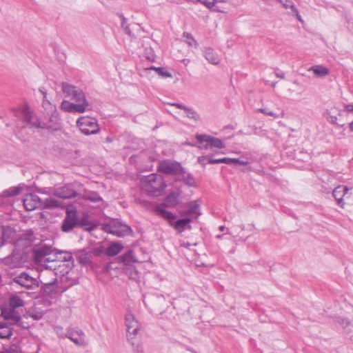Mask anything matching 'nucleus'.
<instances>
[{
    "label": "nucleus",
    "mask_w": 353,
    "mask_h": 353,
    "mask_svg": "<svg viewBox=\"0 0 353 353\" xmlns=\"http://www.w3.org/2000/svg\"><path fill=\"white\" fill-rule=\"evenodd\" d=\"M67 96L74 102L63 100L61 108L68 112L83 113L89 109V103L82 90H65Z\"/></svg>",
    "instance_id": "1"
},
{
    "label": "nucleus",
    "mask_w": 353,
    "mask_h": 353,
    "mask_svg": "<svg viewBox=\"0 0 353 353\" xmlns=\"http://www.w3.org/2000/svg\"><path fill=\"white\" fill-rule=\"evenodd\" d=\"M141 186L148 194L158 196L165 188V184L161 175L152 174L144 176L141 179Z\"/></svg>",
    "instance_id": "2"
},
{
    "label": "nucleus",
    "mask_w": 353,
    "mask_h": 353,
    "mask_svg": "<svg viewBox=\"0 0 353 353\" xmlns=\"http://www.w3.org/2000/svg\"><path fill=\"white\" fill-rule=\"evenodd\" d=\"M63 252L57 251L55 249H52V252L45 258L44 261L41 263L45 268L57 270V263L58 262L63 263L65 261H70L72 259V256L69 253H65L63 256Z\"/></svg>",
    "instance_id": "3"
},
{
    "label": "nucleus",
    "mask_w": 353,
    "mask_h": 353,
    "mask_svg": "<svg viewBox=\"0 0 353 353\" xmlns=\"http://www.w3.org/2000/svg\"><path fill=\"white\" fill-rule=\"evenodd\" d=\"M105 232L119 237L128 236L132 234L131 228L121 222L113 221L103 226Z\"/></svg>",
    "instance_id": "4"
},
{
    "label": "nucleus",
    "mask_w": 353,
    "mask_h": 353,
    "mask_svg": "<svg viewBox=\"0 0 353 353\" xmlns=\"http://www.w3.org/2000/svg\"><path fill=\"white\" fill-rule=\"evenodd\" d=\"M77 125L85 135L96 134L99 130L97 120L92 117H81L77 121Z\"/></svg>",
    "instance_id": "5"
},
{
    "label": "nucleus",
    "mask_w": 353,
    "mask_h": 353,
    "mask_svg": "<svg viewBox=\"0 0 353 353\" xmlns=\"http://www.w3.org/2000/svg\"><path fill=\"white\" fill-rule=\"evenodd\" d=\"M196 139L199 143L197 145L200 149L208 150L209 148H224L225 144L222 140L208 134H197Z\"/></svg>",
    "instance_id": "6"
},
{
    "label": "nucleus",
    "mask_w": 353,
    "mask_h": 353,
    "mask_svg": "<svg viewBox=\"0 0 353 353\" xmlns=\"http://www.w3.org/2000/svg\"><path fill=\"white\" fill-rule=\"evenodd\" d=\"M125 325L127 327V338L132 345H135L134 339H136L138 331L139 330V323L134 316V315L128 312L125 314Z\"/></svg>",
    "instance_id": "7"
},
{
    "label": "nucleus",
    "mask_w": 353,
    "mask_h": 353,
    "mask_svg": "<svg viewBox=\"0 0 353 353\" xmlns=\"http://www.w3.org/2000/svg\"><path fill=\"white\" fill-rule=\"evenodd\" d=\"M12 281L21 287L28 290H33L39 285V281L36 278L31 276L25 272L16 275L13 277Z\"/></svg>",
    "instance_id": "8"
},
{
    "label": "nucleus",
    "mask_w": 353,
    "mask_h": 353,
    "mask_svg": "<svg viewBox=\"0 0 353 353\" xmlns=\"http://www.w3.org/2000/svg\"><path fill=\"white\" fill-rule=\"evenodd\" d=\"M78 225L77 208L75 207L68 208L66 211V216L63 219L61 225L62 231L69 232Z\"/></svg>",
    "instance_id": "9"
},
{
    "label": "nucleus",
    "mask_w": 353,
    "mask_h": 353,
    "mask_svg": "<svg viewBox=\"0 0 353 353\" xmlns=\"http://www.w3.org/2000/svg\"><path fill=\"white\" fill-rule=\"evenodd\" d=\"M22 115L26 123V127L30 128H43L41 126L38 118L33 114L28 106L26 105L23 108Z\"/></svg>",
    "instance_id": "10"
},
{
    "label": "nucleus",
    "mask_w": 353,
    "mask_h": 353,
    "mask_svg": "<svg viewBox=\"0 0 353 353\" xmlns=\"http://www.w3.org/2000/svg\"><path fill=\"white\" fill-rule=\"evenodd\" d=\"M54 194L61 199H70L79 195L72 184L56 188L54 190Z\"/></svg>",
    "instance_id": "11"
},
{
    "label": "nucleus",
    "mask_w": 353,
    "mask_h": 353,
    "mask_svg": "<svg viewBox=\"0 0 353 353\" xmlns=\"http://www.w3.org/2000/svg\"><path fill=\"white\" fill-rule=\"evenodd\" d=\"M24 208L28 211H32L37 208H41L42 201L36 194H26L23 199Z\"/></svg>",
    "instance_id": "12"
},
{
    "label": "nucleus",
    "mask_w": 353,
    "mask_h": 353,
    "mask_svg": "<svg viewBox=\"0 0 353 353\" xmlns=\"http://www.w3.org/2000/svg\"><path fill=\"white\" fill-rule=\"evenodd\" d=\"M66 336L78 346L84 347L88 345L85 335L81 330L68 331L66 334Z\"/></svg>",
    "instance_id": "13"
},
{
    "label": "nucleus",
    "mask_w": 353,
    "mask_h": 353,
    "mask_svg": "<svg viewBox=\"0 0 353 353\" xmlns=\"http://www.w3.org/2000/svg\"><path fill=\"white\" fill-rule=\"evenodd\" d=\"M53 248L46 244L34 249V259L36 263H42L45 258L52 252Z\"/></svg>",
    "instance_id": "14"
},
{
    "label": "nucleus",
    "mask_w": 353,
    "mask_h": 353,
    "mask_svg": "<svg viewBox=\"0 0 353 353\" xmlns=\"http://www.w3.org/2000/svg\"><path fill=\"white\" fill-rule=\"evenodd\" d=\"M46 282H48V281L45 279L44 274H43L41 290L43 294L50 298L55 297L58 292V282L56 281L50 284H47Z\"/></svg>",
    "instance_id": "15"
},
{
    "label": "nucleus",
    "mask_w": 353,
    "mask_h": 353,
    "mask_svg": "<svg viewBox=\"0 0 353 353\" xmlns=\"http://www.w3.org/2000/svg\"><path fill=\"white\" fill-rule=\"evenodd\" d=\"M349 188L347 186L339 185L335 188L332 192V195L334 197L337 204L342 208L345 206L343 197L347 194Z\"/></svg>",
    "instance_id": "16"
},
{
    "label": "nucleus",
    "mask_w": 353,
    "mask_h": 353,
    "mask_svg": "<svg viewBox=\"0 0 353 353\" xmlns=\"http://www.w3.org/2000/svg\"><path fill=\"white\" fill-rule=\"evenodd\" d=\"M180 168L179 165L168 161H161L159 165V170L165 174H176Z\"/></svg>",
    "instance_id": "17"
},
{
    "label": "nucleus",
    "mask_w": 353,
    "mask_h": 353,
    "mask_svg": "<svg viewBox=\"0 0 353 353\" xmlns=\"http://www.w3.org/2000/svg\"><path fill=\"white\" fill-rule=\"evenodd\" d=\"M325 117L327 121L332 123L333 125L337 127H343L344 126V123H341L339 122L338 119V116L341 115V111L337 108H332L330 110H327L325 112Z\"/></svg>",
    "instance_id": "18"
},
{
    "label": "nucleus",
    "mask_w": 353,
    "mask_h": 353,
    "mask_svg": "<svg viewBox=\"0 0 353 353\" xmlns=\"http://www.w3.org/2000/svg\"><path fill=\"white\" fill-rule=\"evenodd\" d=\"M1 314L6 320L10 321L12 323L19 324L21 321V316L15 309L3 308L1 310Z\"/></svg>",
    "instance_id": "19"
},
{
    "label": "nucleus",
    "mask_w": 353,
    "mask_h": 353,
    "mask_svg": "<svg viewBox=\"0 0 353 353\" xmlns=\"http://www.w3.org/2000/svg\"><path fill=\"white\" fill-rule=\"evenodd\" d=\"M22 262V258L19 256L18 252H14L12 255L6 257L3 259L4 264L10 266L12 268L19 267Z\"/></svg>",
    "instance_id": "20"
},
{
    "label": "nucleus",
    "mask_w": 353,
    "mask_h": 353,
    "mask_svg": "<svg viewBox=\"0 0 353 353\" xmlns=\"http://www.w3.org/2000/svg\"><path fill=\"white\" fill-rule=\"evenodd\" d=\"M57 270H51L45 268L44 270H42L39 274V283H41L42 284V275L44 274L45 279L48 281V282H46L47 284H50L52 283H54L57 281Z\"/></svg>",
    "instance_id": "21"
},
{
    "label": "nucleus",
    "mask_w": 353,
    "mask_h": 353,
    "mask_svg": "<svg viewBox=\"0 0 353 353\" xmlns=\"http://www.w3.org/2000/svg\"><path fill=\"white\" fill-rule=\"evenodd\" d=\"M123 245L120 242H112L105 250V254L108 256H114L123 249Z\"/></svg>",
    "instance_id": "22"
},
{
    "label": "nucleus",
    "mask_w": 353,
    "mask_h": 353,
    "mask_svg": "<svg viewBox=\"0 0 353 353\" xmlns=\"http://www.w3.org/2000/svg\"><path fill=\"white\" fill-rule=\"evenodd\" d=\"M205 58L209 61V63L217 65L220 62V58L217 54L211 48H206L203 51Z\"/></svg>",
    "instance_id": "23"
},
{
    "label": "nucleus",
    "mask_w": 353,
    "mask_h": 353,
    "mask_svg": "<svg viewBox=\"0 0 353 353\" xmlns=\"http://www.w3.org/2000/svg\"><path fill=\"white\" fill-rule=\"evenodd\" d=\"M187 207L188 210L187 212H184V215L194 214L196 215V218L201 215L200 205L198 203L197 201H192L188 203Z\"/></svg>",
    "instance_id": "24"
},
{
    "label": "nucleus",
    "mask_w": 353,
    "mask_h": 353,
    "mask_svg": "<svg viewBox=\"0 0 353 353\" xmlns=\"http://www.w3.org/2000/svg\"><path fill=\"white\" fill-rule=\"evenodd\" d=\"M82 198L95 204L103 201L102 198L99 195L97 192L87 190L84 191L82 195Z\"/></svg>",
    "instance_id": "25"
},
{
    "label": "nucleus",
    "mask_w": 353,
    "mask_h": 353,
    "mask_svg": "<svg viewBox=\"0 0 353 353\" xmlns=\"http://www.w3.org/2000/svg\"><path fill=\"white\" fill-rule=\"evenodd\" d=\"M12 336V328L6 323L0 322V339H9Z\"/></svg>",
    "instance_id": "26"
},
{
    "label": "nucleus",
    "mask_w": 353,
    "mask_h": 353,
    "mask_svg": "<svg viewBox=\"0 0 353 353\" xmlns=\"http://www.w3.org/2000/svg\"><path fill=\"white\" fill-rule=\"evenodd\" d=\"M119 260L125 265L137 263L138 260L136 259L132 250L127 251L124 254L119 256Z\"/></svg>",
    "instance_id": "27"
},
{
    "label": "nucleus",
    "mask_w": 353,
    "mask_h": 353,
    "mask_svg": "<svg viewBox=\"0 0 353 353\" xmlns=\"http://www.w3.org/2000/svg\"><path fill=\"white\" fill-rule=\"evenodd\" d=\"M308 71H312L318 77H323L329 74V69L321 65L312 66Z\"/></svg>",
    "instance_id": "28"
},
{
    "label": "nucleus",
    "mask_w": 353,
    "mask_h": 353,
    "mask_svg": "<svg viewBox=\"0 0 353 353\" xmlns=\"http://www.w3.org/2000/svg\"><path fill=\"white\" fill-rule=\"evenodd\" d=\"M207 160L208 162L210 164H216V163H225L228 164V158L225 157L222 159H214L212 156H206V157H201L199 158V162L200 163H202L203 161Z\"/></svg>",
    "instance_id": "29"
},
{
    "label": "nucleus",
    "mask_w": 353,
    "mask_h": 353,
    "mask_svg": "<svg viewBox=\"0 0 353 353\" xmlns=\"http://www.w3.org/2000/svg\"><path fill=\"white\" fill-rule=\"evenodd\" d=\"M23 305V301L17 295L12 294L9 299V306L16 309Z\"/></svg>",
    "instance_id": "30"
},
{
    "label": "nucleus",
    "mask_w": 353,
    "mask_h": 353,
    "mask_svg": "<svg viewBox=\"0 0 353 353\" xmlns=\"http://www.w3.org/2000/svg\"><path fill=\"white\" fill-rule=\"evenodd\" d=\"M21 190V189L19 187H11L9 189L3 191L0 196L2 198H9L17 196L19 194Z\"/></svg>",
    "instance_id": "31"
},
{
    "label": "nucleus",
    "mask_w": 353,
    "mask_h": 353,
    "mask_svg": "<svg viewBox=\"0 0 353 353\" xmlns=\"http://www.w3.org/2000/svg\"><path fill=\"white\" fill-rule=\"evenodd\" d=\"M179 193L171 192L170 193L165 199V203L167 205L174 206L178 203V199L179 198Z\"/></svg>",
    "instance_id": "32"
},
{
    "label": "nucleus",
    "mask_w": 353,
    "mask_h": 353,
    "mask_svg": "<svg viewBox=\"0 0 353 353\" xmlns=\"http://www.w3.org/2000/svg\"><path fill=\"white\" fill-rule=\"evenodd\" d=\"M60 203L53 198L46 199L44 202H42L41 208L43 209H54L59 207Z\"/></svg>",
    "instance_id": "33"
},
{
    "label": "nucleus",
    "mask_w": 353,
    "mask_h": 353,
    "mask_svg": "<svg viewBox=\"0 0 353 353\" xmlns=\"http://www.w3.org/2000/svg\"><path fill=\"white\" fill-rule=\"evenodd\" d=\"M190 221L191 219L188 218L177 220L174 228L180 232H183L185 228H190Z\"/></svg>",
    "instance_id": "34"
},
{
    "label": "nucleus",
    "mask_w": 353,
    "mask_h": 353,
    "mask_svg": "<svg viewBox=\"0 0 353 353\" xmlns=\"http://www.w3.org/2000/svg\"><path fill=\"white\" fill-rule=\"evenodd\" d=\"M150 70H153L161 77L163 78L172 77V74L165 68H156L151 66Z\"/></svg>",
    "instance_id": "35"
},
{
    "label": "nucleus",
    "mask_w": 353,
    "mask_h": 353,
    "mask_svg": "<svg viewBox=\"0 0 353 353\" xmlns=\"http://www.w3.org/2000/svg\"><path fill=\"white\" fill-rule=\"evenodd\" d=\"M120 18L121 20V28L123 32L130 37L132 36V32L129 28V25L127 23V19L123 14H120Z\"/></svg>",
    "instance_id": "36"
},
{
    "label": "nucleus",
    "mask_w": 353,
    "mask_h": 353,
    "mask_svg": "<svg viewBox=\"0 0 353 353\" xmlns=\"http://www.w3.org/2000/svg\"><path fill=\"white\" fill-rule=\"evenodd\" d=\"M183 37L185 38V41L191 47L196 48L197 46V43L196 40L192 37V35L189 33H184Z\"/></svg>",
    "instance_id": "37"
},
{
    "label": "nucleus",
    "mask_w": 353,
    "mask_h": 353,
    "mask_svg": "<svg viewBox=\"0 0 353 353\" xmlns=\"http://www.w3.org/2000/svg\"><path fill=\"white\" fill-rule=\"evenodd\" d=\"M185 111L186 112V116L188 118L193 119L195 121L199 120V115L192 109L190 108H185Z\"/></svg>",
    "instance_id": "38"
},
{
    "label": "nucleus",
    "mask_w": 353,
    "mask_h": 353,
    "mask_svg": "<svg viewBox=\"0 0 353 353\" xmlns=\"http://www.w3.org/2000/svg\"><path fill=\"white\" fill-rule=\"evenodd\" d=\"M196 2H199L203 5H204L206 8L209 9H213L216 0H195Z\"/></svg>",
    "instance_id": "39"
},
{
    "label": "nucleus",
    "mask_w": 353,
    "mask_h": 353,
    "mask_svg": "<svg viewBox=\"0 0 353 353\" xmlns=\"http://www.w3.org/2000/svg\"><path fill=\"white\" fill-rule=\"evenodd\" d=\"M1 353H22V352L19 346L16 345H12L10 347L8 350Z\"/></svg>",
    "instance_id": "40"
},
{
    "label": "nucleus",
    "mask_w": 353,
    "mask_h": 353,
    "mask_svg": "<svg viewBox=\"0 0 353 353\" xmlns=\"http://www.w3.org/2000/svg\"><path fill=\"white\" fill-rule=\"evenodd\" d=\"M336 321L343 327H346L350 325V321L345 318L337 317Z\"/></svg>",
    "instance_id": "41"
},
{
    "label": "nucleus",
    "mask_w": 353,
    "mask_h": 353,
    "mask_svg": "<svg viewBox=\"0 0 353 353\" xmlns=\"http://www.w3.org/2000/svg\"><path fill=\"white\" fill-rule=\"evenodd\" d=\"M341 95H342L343 99L345 101H348L351 99L352 97L353 96V94L352 93L350 90H345L344 92H341Z\"/></svg>",
    "instance_id": "42"
},
{
    "label": "nucleus",
    "mask_w": 353,
    "mask_h": 353,
    "mask_svg": "<svg viewBox=\"0 0 353 353\" xmlns=\"http://www.w3.org/2000/svg\"><path fill=\"white\" fill-rule=\"evenodd\" d=\"M78 223L79 225L82 227L89 226L91 224L90 221L88 220V216H85L81 218L79 222L78 221Z\"/></svg>",
    "instance_id": "43"
},
{
    "label": "nucleus",
    "mask_w": 353,
    "mask_h": 353,
    "mask_svg": "<svg viewBox=\"0 0 353 353\" xmlns=\"http://www.w3.org/2000/svg\"><path fill=\"white\" fill-rule=\"evenodd\" d=\"M160 212L168 219H173L174 218V214L172 212H170L164 209H161Z\"/></svg>",
    "instance_id": "44"
},
{
    "label": "nucleus",
    "mask_w": 353,
    "mask_h": 353,
    "mask_svg": "<svg viewBox=\"0 0 353 353\" xmlns=\"http://www.w3.org/2000/svg\"><path fill=\"white\" fill-rule=\"evenodd\" d=\"M258 111L260 112H262V113H263L265 114L274 117L275 118H278L279 117L278 114H275L274 112H273L272 111H268L265 108L259 109Z\"/></svg>",
    "instance_id": "45"
},
{
    "label": "nucleus",
    "mask_w": 353,
    "mask_h": 353,
    "mask_svg": "<svg viewBox=\"0 0 353 353\" xmlns=\"http://www.w3.org/2000/svg\"><path fill=\"white\" fill-rule=\"evenodd\" d=\"M40 91H41V93L42 94V95L43 97V107L44 108H47L48 106L50 105V103L46 99V92H43L42 90H40Z\"/></svg>",
    "instance_id": "46"
},
{
    "label": "nucleus",
    "mask_w": 353,
    "mask_h": 353,
    "mask_svg": "<svg viewBox=\"0 0 353 353\" xmlns=\"http://www.w3.org/2000/svg\"><path fill=\"white\" fill-rule=\"evenodd\" d=\"M186 182L191 186L195 185L194 179L192 175H188L185 179Z\"/></svg>",
    "instance_id": "47"
},
{
    "label": "nucleus",
    "mask_w": 353,
    "mask_h": 353,
    "mask_svg": "<svg viewBox=\"0 0 353 353\" xmlns=\"http://www.w3.org/2000/svg\"><path fill=\"white\" fill-rule=\"evenodd\" d=\"M180 245H181V247H184V248H187V249H190V247H191L192 245H196V243H188V242L181 241V242L180 243Z\"/></svg>",
    "instance_id": "48"
},
{
    "label": "nucleus",
    "mask_w": 353,
    "mask_h": 353,
    "mask_svg": "<svg viewBox=\"0 0 353 353\" xmlns=\"http://www.w3.org/2000/svg\"><path fill=\"white\" fill-rule=\"evenodd\" d=\"M277 1H279V3H281L283 6L285 8V9H288L291 1H288V0H276Z\"/></svg>",
    "instance_id": "49"
},
{
    "label": "nucleus",
    "mask_w": 353,
    "mask_h": 353,
    "mask_svg": "<svg viewBox=\"0 0 353 353\" xmlns=\"http://www.w3.org/2000/svg\"><path fill=\"white\" fill-rule=\"evenodd\" d=\"M344 109L348 112H353V104H343Z\"/></svg>",
    "instance_id": "50"
},
{
    "label": "nucleus",
    "mask_w": 353,
    "mask_h": 353,
    "mask_svg": "<svg viewBox=\"0 0 353 353\" xmlns=\"http://www.w3.org/2000/svg\"><path fill=\"white\" fill-rule=\"evenodd\" d=\"M288 8H290L291 10H292V12L295 14H297V12H299L298 11V9L296 8V6H294V4L293 3H290Z\"/></svg>",
    "instance_id": "51"
},
{
    "label": "nucleus",
    "mask_w": 353,
    "mask_h": 353,
    "mask_svg": "<svg viewBox=\"0 0 353 353\" xmlns=\"http://www.w3.org/2000/svg\"><path fill=\"white\" fill-rule=\"evenodd\" d=\"M239 161L240 160L238 159L228 158V165H230V164H234V165L239 164Z\"/></svg>",
    "instance_id": "52"
},
{
    "label": "nucleus",
    "mask_w": 353,
    "mask_h": 353,
    "mask_svg": "<svg viewBox=\"0 0 353 353\" xmlns=\"http://www.w3.org/2000/svg\"><path fill=\"white\" fill-rule=\"evenodd\" d=\"M239 161L240 160L238 159L228 158V165H230V164H234V165L239 164Z\"/></svg>",
    "instance_id": "53"
},
{
    "label": "nucleus",
    "mask_w": 353,
    "mask_h": 353,
    "mask_svg": "<svg viewBox=\"0 0 353 353\" xmlns=\"http://www.w3.org/2000/svg\"><path fill=\"white\" fill-rule=\"evenodd\" d=\"M79 261L81 263H86L88 262V254L81 255L79 256Z\"/></svg>",
    "instance_id": "54"
},
{
    "label": "nucleus",
    "mask_w": 353,
    "mask_h": 353,
    "mask_svg": "<svg viewBox=\"0 0 353 353\" xmlns=\"http://www.w3.org/2000/svg\"><path fill=\"white\" fill-rule=\"evenodd\" d=\"M62 88L66 89V88H76L75 86L70 85L68 83L63 82L62 83Z\"/></svg>",
    "instance_id": "55"
},
{
    "label": "nucleus",
    "mask_w": 353,
    "mask_h": 353,
    "mask_svg": "<svg viewBox=\"0 0 353 353\" xmlns=\"http://www.w3.org/2000/svg\"><path fill=\"white\" fill-rule=\"evenodd\" d=\"M275 74L277 77L283 79L285 78V74L282 71H276Z\"/></svg>",
    "instance_id": "56"
},
{
    "label": "nucleus",
    "mask_w": 353,
    "mask_h": 353,
    "mask_svg": "<svg viewBox=\"0 0 353 353\" xmlns=\"http://www.w3.org/2000/svg\"><path fill=\"white\" fill-rule=\"evenodd\" d=\"M172 105L176 106L177 108H179L180 109H183L184 110H185V108H187V107H185L183 105H181L180 103H174Z\"/></svg>",
    "instance_id": "57"
},
{
    "label": "nucleus",
    "mask_w": 353,
    "mask_h": 353,
    "mask_svg": "<svg viewBox=\"0 0 353 353\" xmlns=\"http://www.w3.org/2000/svg\"><path fill=\"white\" fill-rule=\"evenodd\" d=\"M30 316L32 317L33 319H36V320H39L41 318V315H40V314H32Z\"/></svg>",
    "instance_id": "58"
},
{
    "label": "nucleus",
    "mask_w": 353,
    "mask_h": 353,
    "mask_svg": "<svg viewBox=\"0 0 353 353\" xmlns=\"http://www.w3.org/2000/svg\"><path fill=\"white\" fill-rule=\"evenodd\" d=\"M349 129L351 132H353V121L349 123Z\"/></svg>",
    "instance_id": "59"
},
{
    "label": "nucleus",
    "mask_w": 353,
    "mask_h": 353,
    "mask_svg": "<svg viewBox=\"0 0 353 353\" xmlns=\"http://www.w3.org/2000/svg\"><path fill=\"white\" fill-rule=\"evenodd\" d=\"M295 15L299 21L303 22L302 18H301V15L299 14V12H297V14H295Z\"/></svg>",
    "instance_id": "60"
},
{
    "label": "nucleus",
    "mask_w": 353,
    "mask_h": 353,
    "mask_svg": "<svg viewBox=\"0 0 353 353\" xmlns=\"http://www.w3.org/2000/svg\"><path fill=\"white\" fill-rule=\"evenodd\" d=\"M248 163V161H241V160H240L239 162V164L242 165H245Z\"/></svg>",
    "instance_id": "61"
},
{
    "label": "nucleus",
    "mask_w": 353,
    "mask_h": 353,
    "mask_svg": "<svg viewBox=\"0 0 353 353\" xmlns=\"http://www.w3.org/2000/svg\"><path fill=\"white\" fill-rule=\"evenodd\" d=\"M219 230H220L221 231H224V230H225V227H224L223 225H221V226H220V227H219Z\"/></svg>",
    "instance_id": "62"
},
{
    "label": "nucleus",
    "mask_w": 353,
    "mask_h": 353,
    "mask_svg": "<svg viewBox=\"0 0 353 353\" xmlns=\"http://www.w3.org/2000/svg\"><path fill=\"white\" fill-rule=\"evenodd\" d=\"M222 236H223V235H220V234H219V235H217V236H216V238H217V239H221V238L222 237Z\"/></svg>",
    "instance_id": "63"
},
{
    "label": "nucleus",
    "mask_w": 353,
    "mask_h": 353,
    "mask_svg": "<svg viewBox=\"0 0 353 353\" xmlns=\"http://www.w3.org/2000/svg\"><path fill=\"white\" fill-rule=\"evenodd\" d=\"M4 235H5V232L3 231V234H2L3 238L4 237Z\"/></svg>",
    "instance_id": "64"
}]
</instances>
